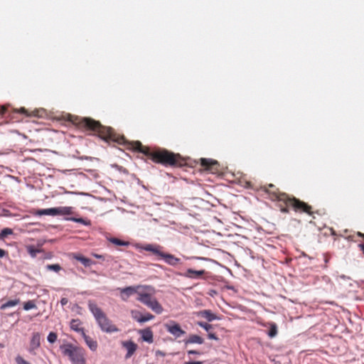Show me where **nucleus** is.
<instances>
[{
    "instance_id": "obj_4",
    "label": "nucleus",
    "mask_w": 364,
    "mask_h": 364,
    "mask_svg": "<svg viewBox=\"0 0 364 364\" xmlns=\"http://www.w3.org/2000/svg\"><path fill=\"white\" fill-rule=\"evenodd\" d=\"M136 300L146 305L157 314L163 312L164 309L160 303L154 296L156 293L154 287L150 285H141Z\"/></svg>"
},
{
    "instance_id": "obj_35",
    "label": "nucleus",
    "mask_w": 364,
    "mask_h": 364,
    "mask_svg": "<svg viewBox=\"0 0 364 364\" xmlns=\"http://www.w3.org/2000/svg\"><path fill=\"white\" fill-rule=\"evenodd\" d=\"M208 338L210 339H213V340H218V338L216 336V335L215 333H209L208 335Z\"/></svg>"
},
{
    "instance_id": "obj_10",
    "label": "nucleus",
    "mask_w": 364,
    "mask_h": 364,
    "mask_svg": "<svg viewBox=\"0 0 364 364\" xmlns=\"http://www.w3.org/2000/svg\"><path fill=\"white\" fill-rule=\"evenodd\" d=\"M141 285L130 286L122 289H119L120 291V296L123 301H127L128 298L134 294L138 295L139 289H141Z\"/></svg>"
},
{
    "instance_id": "obj_19",
    "label": "nucleus",
    "mask_w": 364,
    "mask_h": 364,
    "mask_svg": "<svg viewBox=\"0 0 364 364\" xmlns=\"http://www.w3.org/2000/svg\"><path fill=\"white\" fill-rule=\"evenodd\" d=\"M143 341H146L149 343H153V332L150 328H146L145 329L141 330L139 331Z\"/></svg>"
},
{
    "instance_id": "obj_8",
    "label": "nucleus",
    "mask_w": 364,
    "mask_h": 364,
    "mask_svg": "<svg viewBox=\"0 0 364 364\" xmlns=\"http://www.w3.org/2000/svg\"><path fill=\"white\" fill-rule=\"evenodd\" d=\"M72 214V207H56L47 208V215H69Z\"/></svg>"
},
{
    "instance_id": "obj_44",
    "label": "nucleus",
    "mask_w": 364,
    "mask_h": 364,
    "mask_svg": "<svg viewBox=\"0 0 364 364\" xmlns=\"http://www.w3.org/2000/svg\"><path fill=\"white\" fill-rule=\"evenodd\" d=\"M357 235L359 236V237H361L364 239V233H362L360 232H357Z\"/></svg>"
},
{
    "instance_id": "obj_13",
    "label": "nucleus",
    "mask_w": 364,
    "mask_h": 364,
    "mask_svg": "<svg viewBox=\"0 0 364 364\" xmlns=\"http://www.w3.org/2000/svg\"><path fill=\"white\" fill-rule=\"evenodd\" d=\"M195 314L196 315V316L203 318L209 322L216 319H219V318L209 309L202 310L196 312Z\"/></svg>"
},
{
    "instance_id": "obj_40",
    "label": "nucleus",
    "mask_w": 364,
    "mask_h": 364,
    "mask_svg": "<svg viewBox=\"0 0 364 364\" xmlns=\"http://www.w3.org/2000/svg\"><path fill=\"white\" fill-rule=\"evenodd\" d=\"M6 109L4 107H0V116L4 114Z\"/></svg>"
},
{
    "instance_id": "obj_26",
    "label": "nucleus",
    "mask_w": 364,
    "mask_h": 364,
    "mask_svg": "<svg viewBox=\"0 0 364 364\" xmlns=\"http://www.w3.org/2000/svg\"><path fill=\"white\" fill-rule=\"evenodd\" d=\"M269 326L270 327L269 331L268 332V335L269 337L273 338L276 336V335L277 334V326L274 323H271Z\"/></svg>"
},
{
    "instance_id": "obj_43",
    "label": "nucleus",
    "mask_w": 364,
    "mask_h": 364,
    "mask_svg": "<svg viewBox=\"0 0 364 364\" xmlns=\"http://www.w3.org/2000/svg\"><path fill=\"white\" fill-rule=\"evenodd\" d=\"M156 355H160L161 356H164L165 353L161 352V351H160V350H158V351H156Z\"/></svg>"
},
{
    "instance_id": "obj_39",
    "label": "nucleus",
    "mask_w": 364,
    "mask_h": 364,
    "mask_svg": "<svg viewBox=\"0 0 364 364\" xmlns=\"http://www.w3.org/2000/svg\"><path fill=\"white\" fill-rule=\"evenodd\" d=\"M68 303V300L66 298H62L60 300V304L62 306H65Z\"/></svg>"
},
{
    "instance_id": "obj_2",
    "label": "nucleus",
    "mask_w": 364,
    "mask_h": 364,
    "mask_svg": "<svg viewBox=\"0 0 364 364\" xmlns=\"http://www.w3.org/2000/svg\"><path fill=\"white\" fill-rule=\"evenodd\" d=\"M129 149L142 153L154 162L164 166H183L186 164L185 159L178 154L166 149L151 150L150 148L143 146L139 141L129 143Z\"/></svg>"
},
{
    "instance_id": "obj_6",
    "label": "nucleus",
    "mask_w": 364,
    "mask_h": 364,
    "mask_svg": "<svg viewBox=\"0 0 364 364\" xmlns=\"http://www.w3.org/2000/svg\"><path fill=\"white\" fill-rule=\"evenodd\" d=\"M64 355L68 356L72 364H86L85 350L68 343L60 346Z\"/></svg>"
},
{
    "instance_id": "obj_12",
    "label": "nucleus",
    "mask_w": 364,
    "mask_h": 364,
    "mask_svg": "<svg viewBox=\"0 0 364 364\" xmlns=\"http://www.w3.org/2000/svg\"><path fill=\"white\" fill-rule=\"evenodd\" d=\"M122 344L127 350L125 355L127 359L131 358L137 349V345L132 341H123Z\"/></svg>"
},
{
    "instance_id": "obj_16",
    "label": "nucleus",
    "mask_w": 364,
    "mask_h": 364,
    "mask_svg": "<svg viewBox=\"0 0 364 364\" xmlns=\"http://www.w3.org/2000/svg\"><path fill=\"white\" fill-rule=\"evenodd\" d=\"M205 273L206 272L204 269L193 270L192 269H188L186 272L183 274V276L190 279H200Z\"/></svg>"
},
{
    "instance_id": "obj_23",
    "label": "nucleus",
    "mask_w": 364,
    "mask_h": 364,
    "mask_svg": "<svg viewBox=\"0 0 364 364\" xmlns=\"http://www.w3.org/2000/svg\"><path fill=\"white\" fill-rule=\"evenodd\" d=\"M203 342H204V340L202 337H200L198 335H195V334L190 335L188 338L185 341L186 344H188V343L202 344V343H203Z\"/></svg>"
},
{
    "instance_id": "obj_21",
    "label": "nucleus",
    "mask_w": 364,
    "mask_h": 364,
    "mask_svg": "<svg viewBox=\"0 0 364 364\" xmlns=\"http://www.w3.org/2000/svg\"><path fill=\"white\" fill-rule=\"evenodd\" d=\"M73 258L80 262L85 267H90L92 264H95V262L91 260L90 259L87 258L80 254H73Z\"/></svg>"
},
{
    "instance_id": "obj_37",
    "label": "nucleus",
    "mask_w": 364,
    "mask_h": 364,
    "mask_svg": "<svg viewBox=\"0 0 364 364\" xmlns=\"http://www.w3.org/2000/svg\"><path fill=\"white\" fill-rule=\"evenodd\" d=\"M187 353H188V355H191V354H193V355H200V352H198L197 350H188Z\"/></svg>"
},
{
    "instance_id": "obj_36",
    "label": "nucleus",
    "mask_w": 364,
    "mask_h": 364,
    "mask_svg": "<svg viewBox=\"0 0 364 364\" xmlns=\"http://www.w3.org/2000/svg\"><path fill=\"white\" fill-rule=\"evenodd\" d=\"M7 255H8V252L6 250L0 248V258H2L6 256Z\"/></svg>"
},
{
    "instance_id": "obj_42",
    "label": "nucleus",
    "mask_w": 364,
    "mask_h": 364,
    "mask_svg": "<svg viewBox=\"0 0 364 364\" xmlns=\"http://www.w3.org/2000/svg\"><path fill=\"white\" fill-rule=\"evenodd\" d=\"M93 256L96 258H98V259H102L103 257L102 255H97V254H94Z\"/></svg>"
},
{
    "instance_id": "obj_28",
    "label": "nucleus",
    "mask_w": 364,
    "mask_h": 364,
    "mask_svg": "<svg viewBox=\"0 0 364 364\" xmlns=\"http://www.w3.org/2000/svg\"><path fill=\"white\" fill-rule=\"evenodd\" d=\"M13 234V230L9 228H4L0 232V240H4L6 237Z\"/></svg>"
},
{
    "instance_id": "obj_34",
    "label": "nucleus",
    "mask_w": 364,
    "mask_h": 364,
    "mask_svg": "<svg viewBox=\"0 0 364 364\" xmlns=\"http://www.w3.org/2000/svg\"><path fill=\"white\" fill-rule=\"evenodd\" d=\"M33 213L35 215H46V209H42V210H33Z\"/></svg>"
},
{
    "instance_id": "obj_24",
    "label": "nucleus",
    "mask_w": 364,
    "mask_h": 364,
    "mask_svg": "<svg viewBox=\"0 0 364 364\" xmlns=\"http://www.w3.org/2000/svg\"><path fill=\"white\" fill-rule=\"evenodd\" d=\"M19 302H20L19 299L9 300V301L5 302L4 304H3L1 306L0 309H2V310H4V309H6L7 308L15 306L17 304H18Z\"/></svg>"
},
{
    "instance_id": "obj_31",
    "label": "nucleus",
    "mask_w": 364,
    "mask_h": 364,
    "mask_svg": "<svg viewBox=\"0 0 364 364\" xmlns=\"http://www.w3.org/2000/svg\"><path fill=\"white\" fill-rule=\"evenodd\" d=\"M197 324L201 328H204L206 331H209L213 328L211 324L202 321H198Z\"/></svg>"
},
{
    "instance_id": "obj_7",
    "label": "nucleus",
    "mask_w": 364,
    "mask_h": 364,
    "mask_svg": "<svg viewBox=\"0 0 364 364\" xmlns=\"http://www.w3.org/2000/svg\"><path fill=\"white\" fill-rule=\"evenodd\" d=\"M200 164L205 170L213 173H217L219 169L218 162L211 159L201 158L200 159Z\"/></svg>"
},
{
    "instance_id": "obj_27",
    "label": "nucleus",
    "mask_w": 364,
    "mask_h": 364,
    "mask_svg": "<svg viewBox=\"0 0 364 364\" xmlns=\"http://www.w3.org/2000/svg\"><path fill=\"white\" fill-rule=\"evenodd\" d=\"M67 220H72V221H74V222L82 224L84 225H90V220H85V219L82 218H68Z\"/></svg>"
},
{
    "instance_id": "obj_3",
    "label": "nucleus",
    "mask_w": 364,
    "mask_h": 364,
    "mask_svg": "<svg viewBox=\"0 0 364 364\" xmlns=\"http://www.w3.org/2000/svg\"><path fill=\"white\" fill-rule=\"evenodd\" d=\"M77 124L81 127L94 132L106 141H114L119 144H123L126 142L125 138L115 133L113 129L102 126L99 121H96L92 118H81L77 122Z\"/></svg>"
},
{
    "instance_id": "obj_17",
    "label": "nucleus",
    "mask_w": 364,
    "mask_h": 364,
    "mask_svg": "<svg viewBox=\"0 0 364 364\" xmlns=\"http://www.w3.org/2000/svg\"><path fill=\"white\" fill-rule=\"evenodd\" d=\"M43 243H38L37 245H27L26 247L28 253L32 257H35L37 256L38 253L43 252V250L42 248Z\"/></svg>"
},
{
    "instance_id": "obj_22",
    "label": "nucleus",
    "mask_w": 364,
    "mask_h": 364,
    "mask_svg": "<svg viewBox=\"0 0 364 364\" xmlns=\"http://www.w3.org/2000/svg\"><path fill=\"white\" fill-rule=\"evenodd\" d=\"M82 336L84 338V341L86 343L87 346L90 348V349L92 351H95L98 346L97 342L91 337H90L89 336L86 335L85 333H83Z\"/></svg>"
},
{
    "instance_id": "obj_32",
    "label": "nucleus",
    "mask_w": 364,
    "mask_h": 364,
    "mask_svg": "<svg viewBox=\"0 0 364 364\" xmlns=\"http://www.w3.org/2000/svg\"><path fill=\"white\" fill-rule=\"evenodd\" d=\"M35 307V304L32 301H28L24 304L23 309L25 310H30Z\"/></svg>"
},
{
    "instance_id": "obj_15",
    "label": "nucleus",
    "mask_w": 364,
    "mask_h": 364,
    "mask_svg": "<svg viewBox=\"0 0 364 364\" xmlns=\"http://www.w3.org/2000/svg\"><path fill=\"white\" fill-rule=\"evenodd\" d=\"M166 263L171 266H176L180 263L181 259L175 257L173 255L164 252L161 257Z\"/></svg>"
},
{
    "instance_id": "obj_30",
    "label": "nucleus",
    "mask_w": 364,
    "mask_h": 364,
    "mask_svg": "<svg viewBox=\"0 0 364 364\" xmlns=\"http://www.w3.org/2000/svg\"><path fill=\"white\" fill-rule=\"evenodd\" d=\"M58 339V335L55 332H50L48 336H47V341L50 343H55Z\"/></svg>"
},
{
    "instance_id": "obj_41",
    "label": "nucleus",
    "mask_w": 364,
    "mask_h": 364,
    "mask_svg": "<svg viewBox=\"0 0 364 364\" xmlns=\"http://www.w3.org/2000/svg\"><path fill=\"white\" fill-rule=\"evenodd\" d=\"M358 247H359L360 250L363 252V253L364 255V244H359Z\"/></svg>"
},
{
    "instance_id": "obj_46",
    "label": "nucleus",
    "mask_w": 364,
    "mask_h": 364,
    "mask_svg": "<svg viewBox=\"0 0 364 364\" xmlns=\"http://www.w3.org/2000/svg\"><path fill=\"white\" fill-rule=\"evenodd\" d=\"M25 111H26V110H25V109H24V108H21V112H24Z\"/></svg>"
},
{
    "instance_id": "obj_33",
    "label": "nucleus",
    "mask_w": 364,
    "mask_h": 364,
    "mask_svg": "<svg viewBox=\"0 0 364 364\" xmlns=\"http://www.w3.org/2000/svg\"><path fill=\"white\" fill-rule=\"evenodd\" d=\"M16 362L17 364H30L26 360H25L21 356L18 355L16 358Z\"/></svg>"
},
{
    "instance_id": "obj_5",
    "label": "nucleus",
    "mask_w": 364,
    "mask_h": 364,
    "mask_svg": "<svg viewBox=\"0 0 364 364\" xmlns=\"http://www.w3.org/2000/svg\"><path fill=\"white\" fill-rule=\"evenodd\" d=\"M88 308L93 314L98 326L103 332L114 333L118 332L119 328L112 323L103 311L93 301H89Z\"/></svg>"
},
{
    "instance_id": "obj_9",
    "label": "nucleus",
    "mask_w": 364,
    "mask_h": 364,
    "mask_svg": "<svg viewBox=\"0 0 364 364\" xmlns=\"http://www.w3.org/2000/svg\"><path fill=\"white\" fill-rule=\"evenodd\" d=\"M166 329L168 333L175 336L176 338H180L186 333L180 325L175 321H171L165 325Z\"/></svg>"
},
{
    "instance_id": "obj_11",
    "label": "nucleus",
    "mask_w": 364,
    "mask_h": 364,
    "mask_svg": "<svg viewBox=\"0 0 364 364\" xmlns=\"http://www.w3.org/2000/svg\"><path fill=\"white\" fill-rule=\"evenodd\" d=\"M130 314L132 318L139 323H144L154 318V316L151 314L146 313V314L142 315L138 310H132Z\"/></svg>"
},
{
    "instance_id": "obj_29",
    "label": "nucleus",
    "mask_w": 364,
    "mask_h": 364,
    "mask_svg": "<svg viewBox=\"0 0 364 364\" xmlns=\"http://www.w3.org/2000/svg\"><path fill=\"white\" fill-rule=\"evenodd\" d=\"M61 267L58 264H48L47 265V269L50 271H53L55 272H59L61 270Z\"/></svg>"
},
{
    "instance_id": "obj_1",
    "label": "nucleus",
    "mask_w": 364,
    "mask_h": 364,
    "mask_svg": "<svg viewBox=\"0 0 364 364\" xmlns=\"http://www.w3.org/2000/svg\"><path fill=\"white\" fill-rule=\"evenodd\" d=\"M265 191L270 195V198L277 202V205L283 213H289L290 209L296 213H306L313 215L312 207L308 203L300 200L294 196H289L286 193L280 192L274 185L270 183Z\"/></svg>"
},
{
    "instance_id": "obj_18",
    "label": "nucleus",
    "mask_w": 364,
    "mask_h": 364,
    "mask_svg": "<svg viewBox=\"0 0 364 364\" xmlns=\"http://www.w3.org/2000/svg\"><path fill=\"white\" fill-rule=\"evenodd\" d=\"M70 328L75 332L79 333L81 336L85 333L84 328L82 327V322L80 319H72L70 323Z\"/></svg>"
},
{
    "instance_id": "obj_14",
    "label": "nucleus",
    "mask_w": 364,
    "mask_h": 364,
    "mask_svg": "<svg viewBox=\"0 0 364 364\" xmlns=\"http://www.w3.org/2000/svg\"><path fill=\"white\" fill-rule=\"evenodd\" d=\"M142 249L145 251L151 252L154 255L159 256L160 257H161L164 253L162 251L163 247L160 246L159 245L148 244L144 245Z\"/></svg>"
},
{
    "instance_id": "obj_38",
    "label": "nucleus",
    "mask_w": 364,
    "mask_h": 364,
    "mask_svg": "<svg viewBox=\"0 0 364 364\" xmlns=\"http://www.w3.org/2000/svg\"><path fill=\"white\" fill-rule=\"evenodd\" d=\"M183 364H203L201 361H186Z\"/></svg>"
},
{
    "instance_id": "obj_20",
    "label": "nucleus",
    "mask_w": 364,
    "mask_h": 364,
    "mask_svg": "<svg viewBox=\"0 0 364 364\" xmlns=\"http://www.w3.org/2000/svg\"><path fill=\"white\" fill-rule=\"evenodd\" d=\"M41 345V336L38 333H34L30 343V351L37 349Z\"/></svg>"
},
{
    "instance_id": "obj_25",
    "label": "nucleus",
    "mask_w": 364,
    "mask_h": 364,
    "mask_svg": "<svg viewBox=\"0 0 364 364\" xmlns=\"http://www.w3.org/2000/svg\"><path fill=\"white\" fill-rule=\"evenodd\" d=\"M109 241L112 242V244L117 245V246H128L129 245V242L127 241H123L120 239H118L117 237H111L109 239Z\"/></svg>"
},
{
    "instance_id": "obj_45",
    "label": "nucleus",
    "mask_w": 364,
    "mask_h": 364,
    "mask_svg": "<svg viewBox=\"0 0 364 364\" xmlns=\"http://www.w3.org/2000/svg\"><path fill=\"white\" fill-rule=\"evenodd\" d=\"M52 257V255L50 254V253H47V256H46V258L47 259H50Z\"/></svg>"
}]
</instances>
